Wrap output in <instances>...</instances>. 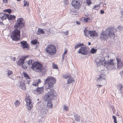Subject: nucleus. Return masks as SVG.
<instances>
[{"mask_svg":"<svg viewBox=\"0 0 123 123\" xmlns=\"http://www.w3.org/2000/svg\"><path fill=\"white\" fill-rule=\"evenodd\" d=\"M55 81V78L52 77H48L45 81V89L48 92L44 95L45 99L48 98L52 99L56 95V92L54 90V84Z\"/></svg>","mask_w":123,"mask_h":123,"instance_id":"nucleus-1","label":"nucleus"},{"mask_svg":"<svg viewBox=\"0 0 123 123\" xmlns=\"http://www.w3.org/2000/svg\"><path fill=\"white\" fill-rule=\"evenodd\" d=\"M114 39L115 37L113 29L110 28L106 29V31L102 32L99 36V38L101 41H107L109 37Z\"/></svg>","mask_w":123,"mask_h":123,"instance_id":"nucleus-2","label":"nucleus"},{"mask_svg":"<svg viewBox=\"0 0 123 123\" xmlns=\"http://www.w3.org/2000/svg\"><path fill=\"white\" fill-rule=\"evenodd\" d=\"M20 31L19 30L16 29L12 32L11 37L12 38V40L17 41L19 39L20 37Z\"/></svg>","mask_w":123,"mask_h":123,"instance_id":"nucleus-3","label":"nucleus"},{"mask_svg":"<svg viewBox=\"0 0 123 123\" xmlns=\"http://www.w3.org/2000/svg\"><path fill=\"white\" fill-rule=\"evenodd\" d=\"M45 50L47 53L51 55H54L56 52L55 47L51 45L48 46L46 48Z\"/></svg>","mask_w":123,"mask_h":123,"instance_id":"nucleus-4","label":"nucleus"},{"mask_svg":"<svg viewBox=\"0 0 123 123\" xmlns=\"http://www.w3.org/2000/svg\"><path fill=\"white\" fill-rule=\"evenodd\" d=\"M105 66L106 68L109 70L114 69L116 68L115 65L114 60L113 59H110L106 61Z\"/></svg>","mask_w":123,"mask_h":123,"instance_id":"nucleus-5","label":"nucleus"},{"mask_svg":"<svg viewBox=\"0 0 123 123\" xmlns=\"http://www.w3.org/2000/svg\"><path fill=\"white\" fill-rule=\"evenodd\" d=\"M24 19L22 18H18L16 21L14 27L16 28H18L21 29L24 27Z\"/></svg>","mask_w":123,"mask_h":123,"instance_id":"nucleus-6","label":"nucleus"},{"mask_svg":"<svg viewBox=\"0 0 123 123\" xmlns=\"http://www.w3.org/2000/svg\"><path fill=\"white\" fill-rule=\"evenodd\" d=\"M28 59H29V56L28 55L21 56L17 62V64L19 66H21Z\"/></svg>","mask_w":123,"mask_h":123,"instance_id":"nucleus-7","label":"nucleus"},{"mask_svg":"<svg viewBox=\"0 0 123 123\" xmlns=\"http://www.w3.org/2000/svg\"><path fill=\"white\" fill-rule=\"evenodd\" d=\"M28 60H26V61H25L21 66H22V67L24 69H26L27 68V65H30L32 63V61L31 60L28 59Z\"/></svg>","mask_w":123,"mask_h":123,"instance_id":"nucleus-8","label":"nucleus"},{"mask_svg":"<svg viewBox=\"0 0 123 123\" xmlns=\"http://www.w3.org/2000/svg\"><path fill=\"white\" fill-rule=\"evenodd\" d=\"M123 86L122 84L121 83H118L117 84V87L118 91V93L121 94L120 96L121 97H122L123 93V90L122 89Z\"/></svg>","mask_w":123,"mask_h":123,"instance_id":"nucleus-9","label":"nucleus"},{"mask_svg":"<svg viewBox=\"0 0 123 123\" xmlns=\"http://www.w3.org/2000/svg\"><path fill=\"white\" fill-rule=\"evenodd\" d=\"M96 61L98 66L101 65H104L105 64V63L106 62L104 57H103L99 59H97L96 60Z\"/></svg>","mask_w":123,"mask_h":123,"instance_id":"nucleus-10","label":"nucleus"},{"mask_svg":"<svg viewBox=\"0 0 123 123\" xmlns=\"http://www.w3.org/2000/svg\"><path fill=\"white\" fill-rule=\"evenodd\" d=\"M25 100L26 102L27 105V109L29 110H30L31 107L32 106V105L31 104V100L28 97L26 98Z\"/></svg>","mask_w":123,"mask_h":123,"instance_id":"nucleus-11","label":"nucleus"},{"mask_svg":"<svg viewBox=\"0 0 123 123\" xmlns=\"http://www.w3.org/2000/svg\"><path fill=\"white\" fill-rule=\"evenodd\" d=\"M78 52L79 53H81L82 54L85 55L88 53L87 49L85 47H82L79 50Z\"/></svg>","mask_w":123,"mask_h":123,"instance_id":"nucleus-12","label":"nucleus"},{"mask_svg":"<svg viewBox=\"0 0 123 123\" xmlns=\"http://www.w3.org/2000/svg\"><path fill=\"white\" fill-rule=\"evenodd\" d=\"M72 5L75 8L79 9L80 6V4L79 1L77 0H73L72 2Z\"/></svg>","mask_w":123,"mask_h":123,"instance_id":"nucleus-13","label":"nucleus"},{"mask_svg":"<svg viewBox=\"0 0 123 123\" xmlns=\"http://www.w3.org/2000/svg\"><path fill=\"white\" fill-rule=\"evenodd\" d=\"M39 110L42 114H46L48 112V109L46 108L45 106L44 105L40 107Z\"/></svg>","mask_w":123,"mask_h":123,"instance_id":"nucleus-14","label":"nucleus"},{"mask_svg":"<svg viewBox=\"0 0 123 123\" xmlns=\"http://www.w3.org/2000/svg\"><path fill=\"white\" fill-rule=\"evenodd\" d=\"M21 44V46L23 49H28L29 47L28 43L26 41H23L20 42Z\"/></svg>","mask_w":123,"mask_h":123,"instance_id":"nucleus-15","label":"nucleus"},{"mask_svg":"<svg viewBox=\"0 0 123 123\" xmlns=\"http://www.w3.org/2000/svg\"><path fill=\"white\" fill-rule=\"evenodd\" d=\"M42 67V65L40 63L34 71L37 72H42L43 71Z\"/></svg>","mask_w":123,"mask_h":123,"instance_id":"nucleus-16","label":"nucleus"},{"mask_svg":"<svg viewBox=\"0 0 123 123\" xmlns=\"http://www.w3.org/2000/svg\"><path fill=\"white\" fill-rule=\"evenodd\" d=\"M105 77L103 74L99 75L97 80L98 82H100L102 83V81L105 82Z\"/></svg>","mask_w":123,"mask_h":123,"instance_id":"nucleus-17","label":"nucleus"},{"mask_svg":"<svg viewBox=\"0 0 123 123\" xmlns=\"http://www.w3.org/2000/svg\"><path fill=\"white\" fill-rule=\"evenodd\" d=\"M56 97V96L55 97H54V98L51 99H50L49 98H48L47 99H45L44 98H44L45 100H47V99H48V103L47 105V107L49 108H51L52 107V103L51 102V100L53 99L54 98H55Z\"/></svg>","mask_w":123,"mask_h":123,"instance_id":"nucleus-18","label":"nucleus"},{"mask_svg":"<svg viewBox=\"0 0 123 123\" xmlns=\"http://www.w3.org/2000/svg\"><path fill=\"white\" fill-rule=\"evenodd\" d=\"M117 67L120 68H121L123 66V63L121 61L120 59L117 58Z\"/></svg>","mask_w":123,"mask_h":123,"instance_id":"nucleus-19","label":"nucleus"},{"mask_svg":"<svg viewBox=\"0 0 123 123\" xmlns=\"http://www.w3.org/2000/svg\"><path fill=\"white\" fill-rule=\"evenodd\" d=\"M89 35L90 36V37L92 38H93L94 37L97 36H98V33L95 31H90Z\"/></svg>","mask_w":123,"mask_h":123,"instance_id":"nucleus-20","label":"nucleus"},{"mask_svg":"<svg viewBox=\"0 0 123 123\" xmlns=\"http://www.w3.org/2000/svg\"><path fill=\"white\" fill-rule=\"evenodd\" d=\"M40 63L37 62H34L31 65V68L34 71Z\"/></svg>","mask_w":123,"mask_h":123,"instance_id":"nucleus-21","label":"nucleus"},{"mask_svg":"<svg viewBox=\"0 0 123 123\" xmlns=\"http://www.w3.org/2000/svg\"><path fill=\"white\" fill-rule=\"evenodd\" d=\"M74 116L75 118V120L77 122H80L81 120V117H80L79 116L76 114H74Z\"/></svg>","mask_w":123,"mask_h":123,"instance_id":"nucleus-22","label":"nucleus"},{"mask_svg":"<svg viewBox=\"0 0 123 123\" xmlns=\"http://www.w3.org/2000/svg\"><path fill=\"white\" fill-rule=\"evenodd\" d=\"M7 14L3 13H0V18L2 20L6 19L7 18Z\"/></svg>","mask_w":123,"mask_h":123,"instance_id":"nucleus-23","label":"nucleus"},{"mask_svg":"<svg viewBox=\"0 0 123 123\" xmlns=\"http://www.w3.org/2000/svg\"><path fill=\"white\" fill-rule=\"evenodd\" d=\"M43 87H38L36 91L37 94H41L43 92Z\"/></svg>","mask_w":123,"mask_h":123,"instance_id":"nucleus-24","label":"nucleus"},{"mask_svg":"<svg viewBox=\"0 0 123 123\" xmlns=\"http://www.w3.org/2000/svg\"><path fill=\"white\" fill-rule=\"evenodd\" d=\"M7 18L9 20H11L15 19L16 18V16L14 15L7 14Z\"/></svg>","mask_w":123,"mask_h":123,"instance_id":"nucleus-25","label":"nucleus"},{"mask_svg":"<svg viewBox=\"0 0 123 123\" xmlns=\"http://www.w3.org/2000/svg\"><path fill=\"white\" fill-rule=\"evenodd\" d=\"M6 72H7V76L10 78H12L13 72L11 71H10L9 70H7Z\"/></svg>","mask_w":123,"mask_h":123,"instance_id":"nucleus-26","label":"nucleus"},{"mask_svg":"<svg viewBox=\"0 0 123 123\" xmlns=\"http://www.w3.org/2000/svg\"><path fill=\"white\" fill-rule=\"evenodd\" d=\"M74 81V79L71 77V76L70 78H69L67 80V84H69L70 83Z\"/></svg>","mask_w":123,"mask_h":123,"instance_id":"nucleus-27","label":"nucleus"},{"mask_svg":"<svg viewBox=\"0 0 123 123\" xmlns=\"http://www.w3.org/2000/svg\"><path fill=\"white\" fill-rule=\"evenodd\" d=\"M44 33V32L43 30L39 28L38 29L37 34L38 35H40L41 34H43Z\"/></svg>","mask_w":123,"mask_h":123,"instance_id":"nucleus-28","label":"nucleus"},{"mask_svg":"<svg viewBox=\"0 0 123 123\" xmlns=\"http://www.w3.org/2000/svg\"><path fill=\"white\" fill-rule=\"evenodd\" d=\"M84 35L86 36H88V35H89L90 31H88L87 30L85 29L84 31Z\"/></svg>","mask_w":123,"mask_h":123,"instance_id":"nucleus-29","label":"nucleus"},{"mask_svg":"<svg viewBox=\"0 0 123 123\" xmlns=\"http://www.w3.org/2000/svg\"><path fill=\"white\" fill-rule=\"evenodd\" d=\"M84 45V44L83 43H80L76 45L74 47V48L75 49V50L78 48H79L80 47H81L82 46H83Z\"/></svg>","mask_w":123,"mask_h":123,"instance_id":"nucleus-30","label":"nucleus"},{"mask_svg":"<svg viewBox=\"0 0 123 123\" xmlns=\"http://www.w3.org/2000/svg\"><path fill=\"white\" fill-rule=\"evenodd\" d=\"M100 7V5H94L92 8L93 9L98 10L99 9V8Z\"/></svg>","mask_w":123,"mask_h":123,"instance_id":"nucleus-31","label":"nucleus"},{"mask_svg":"<svg viewBox=\"0 0 123 123\" xmlns=\"http://www.w3.org/2000/svg\"><path fill=\"white\" fill-rule=\"evenodd\" d=\"M63 78L65 79H68L71 77V75L69 74H66L63 75Z\"/></svg>","mask_w":123,"mask_h":123,"instance_id":"nucleus-32","label":"nucleus"},{"mask_svg":"<svg viewBox=\"0 0 123 123\" xmlns=\"http://www.w3.org/2000/svg\"><path fill=\"white\" fill-rule=\"evenodd\" d=\"M3 12H6L10 13L12 12V10L10 9H6L3 10Z\"/></svg>","mask_w":123,"mask_h":123,"instance_id":"nucleus-33","label":"nucleus"},{"mask_svg":"<svg viewBox=\"0 0 123 123\" xmlns=\"http://www.w3.org/2000/svg\"><path fill=\"white\" fill-rule=\"evenodd\" d=\"M63 108L64 110H65V111H68L69 109V107L66 105H65L63 106Z\"/></svg>","mask_w":123,"mask_h":123,"instance_id":"nucleus-34","label":"nucleus"},{"mask_svg":"<svg viewBox=\"0 0 123 123\" xmlns=\"http://www.w3.org/2000/svg\"><path fill=\"white\" fill-rule=\"evenodd\" d=\"M37 43V41L36 39H34L32 40L31 42V43L32 44H36Z\"/></svg>","mask_w":123,"mask_h":123,"instance_id":"nucleus-35","label":"nucleus"},{"mask_svg":"<svg viewBox=\"0 0 123 123\" xmlns=\"http://www.w3.org/2000/svg\"><path fill=\"white\" fill-rule=\"evenodd\" d=\"M97 50L94 48H93L92 49L91 51V54H94L97 51Z\"/></svg>","mask_w":123,"mask_h":123,"instance_id":"nucleus-36","label":"nucleus"},{"mask_svg":"<svg viewBox=\"0 0 123 123\" xmlns=\"http://www.w3.org/2000/svg\"><path fill=\"white\" fill-rule=\"evenodd\" d=\"M20 104V102L18 100H16L14 102V104L16 107L18 106Z\"/></svg>","mask_w":123,"mask_h":123,"instance_id":"nucleus-37","label":"nucleus"},{"mask_svg":"<svg viewBox=\"0 0 123 123\" xmlns=\"http://www.w3.org/2000/svg\"><path fill=\"white\" fill-rule=\"evenodd\" d=\"M86 3L89 5L92 3V2L90 0H86Z\"/></svg>","mask_w":123,"mask_h":123,"instance_id":"nucleus-38","label":"nucleus"},{"mask_svg":"<svg viewBox=\"0 0 123 123\" xmlns=\"http://www.w3.org/2000/svg\"><path fill=\"white\" fill-rule=\"evenodd\" d=\"M117 28L120 31H122L123 29V27L120 25H119L118 27Z\"/></svg>","mask_w":123,"mask_h":123,"instance_id":"nucleus-39","label":"nucleus"},{"mask_svg":"<svg viewBox=\"0 0 123 123\" xmlns=\"http://www.w3.org/2000/svg\"><path fill=\"white\" fill-rule=\"evenodd\" d=\"M24 75L25 77H26V78L28 79H30V77L28 76V74L26 73H24Z\"/></svg>","mask_w":123,"mask_h":123,"instance_id":"nucleus-40","label":"nucleus"},{"mask_svg":"<svg viewBox=\"0 0 123 123\" xmlns=\"http://www.w3.org/2000/svg\"><path fill=\"white\" fill-rule=\"evenodd\" d=\"M53 68H54L57 69L58 68V66L57 65L55 64H53L52 66Z\"/></svg>","mask_w":123,"mask_h":123,"instance_id":"nucleus-41","label":"nucleus"},{"mask_svg":"<svg viewBox=\"0 0 123 123\" xmlns=\"http://www.w3.org/2000/svg\"><path fill=\"white\" fill-rule=\"evenodd\" d=\"M112 118L114 119V123L117 122V117L116 116H113Z\"/></svg>","mask_w":123,"mask_h":123,"instance_id":"nucleus-42","label":"nucleus"},{"mask_svg":"<svg viewBox=\"0 0 123 123\" xmlns=\"http://www.w3.org/2000/svg\"><path fill=\"white\" fill-rule=\"evenodd\" d=\"M20 88L21 89L23 90H25L26 89V87L25 85H24L23 86H21Z\"/></svg>","mask_w":123,"mask_h":123,"instance_id":"nucleus-43","label":"nucleus"},{"mask_svg":"<svg viewBox=\"0 0 123 123\" xmlns=\"http://www.w3.org/2000/svg\"><path fill=\"white\" fill-rule=\"evenodd\" d=\"M24 85H25V84L23 82H21L20 83L19 85V87H20L21 86H23Z\"/></svg>","mask_w":123,"mask_h":123,"instance_id":"nucleus-44","label":"nucleus"},{"mask_svg":"<svg viewBox=\"0 0 123 123\" xmlns=\"http://www.w3.org/2000/svg\"><path fill=\"white\" fill-rule=\"evenodd\" d=\"M38 83L36 81L35 82H34L33 84V85L35 86H38Z\"/></svg>","mask_w":123,"mask_h":123,"instance_id":"nucleus-45","label":"nucleus"},{"mask_svg":"<svg viewBox=\"0 0 123 123\" xmlns=\"http://www.w3.org/2000/svg\"><path fill=\"white\" fill-rule=\"evenodd\" d=\"M24 6H26L28 3L27 1H26L25 0H24Z\"/></svg>","mask_w":123,"mask_h":123,"instance_id":"nucleus-46","label":"nucleus"},{"mask_svg":"<svg viewBox=\"0 0 123 123\" xmlns=\"http://www.w3.org/2000/svg\"><path fill=\"white\" fill-rule=\"evenodd\" d=\"M89 19L87 18H84V20L85 21H86V22H87V20L88 19Z\"/></svg>","mask_w":123,"mask_h":123,"instance_id":"nucleus-47","label":"nucleus"},{"mask_svg":"<svg viewBox=\"0 0 123 123\" xmlns=\"http://www.w3.org/2000/svg\"><path fill=\"white\" fill-rule=\"evenodd\" d=\"M62 32L64 33V34H65L66 35H67L68 34V31H67L66 32Z\"/></svg>","mask_w":123,"mask_h":123,"instance_id":"nucleus-48","label":"nucleus"},{"mask_svg":"<svg viewBox=\"0 0 123 123\" xmlns=\"http://www.w3.org/2000/svg\"><path fill=\"white\" fill-rule=\"evenodd\" d=\"M120 74L121 75V76L123 77V71L121 72L120 73Z\"/></svg>","mask_w":123,"mask_h":123,"instance_id":"nucleus-49","label":"nucleus"},{"mask_svg":"<svg viewBox=\"0 0 123 123\" xmlns=\"http://www.w3.org/2000/svg\"><path fill=\"white\" fill-rule=\"evenodd\" d=\"M38 83V84L39 83H40L41 82V80L40 79H38V80L37 81H36Z\"/></svg>","mask_w":123,"mask_h":123,"instance_id":"nucleus-50","label":"nucleus"},{"mask_svg":"<svg viewBox=\"0 0 123 123\" xmlns=\"http://www.w3.org/2000/svg\"><path fill=\"white\" fill-rule=\"evenodd\" d=\"M3 2L4 3H6L7 2V0H2Z\"/></svg>","mask_w":123,"mask_h":123,"instance_id":"nucleus-51","label":"nucleus"},{"mask_svg":"<svg viewBox=\"0 0 123 123\" xmlns=\"http://www.w3.org/2000/svg\"><path fill=\"white\" fill-rule=\"evenodd\" d=\"M100 13L101 14H103L104 13V12L103 10H101Z\"/></svg>","mask_w":123,"mask_h":123,"instance_id":"nucleus-52","label":"nucleus"},{"mask_svg":"<svg viewBox=\"0 0 123 123\" xmlns=\"http://www.w3.org/2000/svg\"><path fill=\"white\" fill-rule=\"evenodd\" d=\"M97 87L98 88L102 86L100 85H96Z\"/></svg>","mask_w":123,"mask_h":123,"instance_id":"nucleus-53","label":"nucleus"},{"mask_svg":"<svg viewBox=\"0 0 123 123\" xmlns=\"http://www.w3.org/2000/svg\"><path fill=\"white\" fill-rule=\"evenodd\" d=\"M67 50H65V51L63 53V55H65L67 53Z\"/></svg>","mask_w":123,"mask_h":123,"instance_id":"nucleus-54","label":"nucleus"},{"mask_svg":"<svg viewBox=\"0 0 123 123\" xmlns=\"http://www.w3.org/2000/svg\"><path fill=\"white\" fill-rule=\"evenodd\" d=\"M27 82L26 83L29 84V82H30V80H27Z\"/></svg>","mask_w":123,"mask_h":123,"instance_id":"nucleus-55","label":"nucleus"},{"mask_svg":"<svg viewBox=\"0 0 123 123\" xmlns=\"http://www.w3.org/2000/svg\"><path fill=\"white\" fill-rule=\"evenodd\" d=\"M3 24V23L2 22L0 21V25H2Z\"/></svg>","mask_w":123,"mask_h":123,"instance_id":"nucleus-56","label":"nucleus"},{"mask_svg":"<svg viewBox=\"0 0 123 123\" xmlns=\"http://www.w3.org/2000/svg\"><path fill=\"white\" fill-rule=\"evenodd\" d=\"M121 14L123 15V11H122L121 12Z\"/></svg>","mask_w":123,"mask_h":123,"instance_id":"nucleus-57","label":"nucleus"},{"mask_svg":"<svg viewBox=\"0 0 123 123\" xmlns=\"http://www.w3.org/2000/svg\"><path fill=\"white\" fill-rule=\"evenodd\" d=\"M91 44V43H90V42H89L88 43V45H90Z\"/></svg>","mask_w":123,"mask_h":123,"instance_id":"nucleus-58","label":"nucleus"},{"mask_svg":"<svg viewBox=\"0 0 123 123\" xmlns=\"http://www.w3.org/2000/svg\"><path fill=\"white\" fill-rule=\"evenodd\" d=\"M15 57H14L13 59V61H15Z\"/></svg>","mask_w":123,"mask_h":123,"instance_id":"nucleus-59","label":"nucleus"},{"mask_svg":"<svg viewBox=\"0 0 123 123\" xmlns=\"http://www.w3.org/2000/svg\"><path fill=\"white\" fill-rule=\"evenodd\" d=\"M27 6L28 7L29 6V3H28L27 4Z\"/></svg>","mask_w":123,"mask_h":123,"instance_id":"nucleus-60","label":"nucleus"},{"mask_svg":"<svg viewBox=\"0 0 123 123\" xmlns=\"http://www.w3.org/2000/svg\"><path fill=\"white\" fill-rule=\"evenodd\" d=\"M71 13L72 14H74V13H74V12H73V11H72L71 12Z\"/></svg>","mask_w":123,"mask_h":123,"instance_id":"nucleus-61","label":"nucleus"},{"mask_svg":"<svg viewBox=\"0 0 123 123\" xmlns=\"http://www.w3.org/2000/svg\"><path fill=\"white\" fill-rule=\"evenodd\" d=\"M64 56H65V55H62V58H63V59L64 58Z\"/></svg>","mask_w":123,"mask_h":123,"instance_id":"nucleus-62","label":"nucleus"},{"mask_svg":"<svg viewBox=\"0 0 123 123\" xmlns=\"http://www.w3.org/2000/svg\"><path fill=\"white\" fill-rule=\"evenodd\" d=\"M17 1H20V0H16Z\"/></svg>","mask_w":123,"mask_h":123,"instance_id":"nucleus-63","label":"nucleus"},{"mask_svg":"<svg viewBox=\"0 0 123 123\" xmlns=\"http://www.w3.org/2000/svg\"><path fill=\"white\" fill-rule=\"evenodd\" d=\"M114 123H117V122H114Z\"/></svg>","mask_w":123,"mask_h":123,"instance_id":"nucleus-64","label":"nucleus"}]
</instances>
